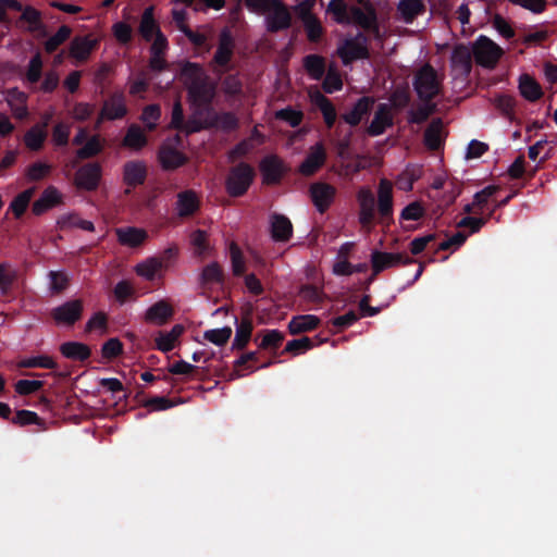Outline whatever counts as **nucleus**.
<instances>
[{
	"mask_svg": "<svg viewBox=\"0 0 557 557\" xmlns=\"http://www.w3.org/2000/svg\"><path fill=\"white\" fill-rule=\"evenodd\" d=\"M71 34L72 29L70 26H60L57 33L45 42V50L48 53L54 52L63 42L70 38Z\"/></svg>",
	"mask_w": 557,
	"mask_h": 557,
	"instance_id": "603ef678",
	"label": "nucleus"
},
{
	"mask_svg": "<svg viewBox=\"0 0 557 557\" xmlns=\"http://www.w3.org/2000/svg\"><path fill=\"white\" fill-rule=\"evenodd\" d=\"M326 161V150L322 141H318L313 145L305 160L299 166V172L305 176H311L315 174Z\"/></svg>",
	"mask_w": 557,
	"mask_h": 557,
	"instance_id": "dca6fc26",
	"label": "nucleus"
},
{
	"mask_svg": "<svg viewBox=\"0 0 557 557\" xmlns=\"http://www.w3.org/2000/svg\"><path fill=\"white\" fill-rule=\"evenodd\" d=\"M239 121L233 112H212L210 117L206 121L203 127H214L224 133H231L237 129Z\"/></svg>",
	"mask_w": 557,
	"mask_h": 557,
	"instance_id": "393cba45",
	"label": "nucleus"
},
{
	"mask_svg": "<svg viewBox=\"0 0 557 557\" xmlns=\"http://www.w3.org/2000/svg\"><path fill=\"white\" fill-rule=\"evenodd\" d=\"M104 141L99 135H92L88 140L76 151V157L79 160L91 159L102 152Z\"/></svg>",
	"mask_w": 557,
	"mask_h": 557,
	"instance_id": "a19ab883",
	"label": "nucleus"
},
{
	"mask_svg": "<svg viewBox=\"0 0 557 557\" xmlns=\"http://www.w3.org/2000/svg\"><path fill=\"white\" fill-rule=\"evenodd\" d=\"M173 313L174 310L172 306L165 300H160L148 308L145 319L147 322L162 325L173 315Z\"/></svg>",
	"mask_w": 557,
	"mask_h": 557,
	"instance_id": "c85d7f7f",
	"label": "nucleus"
},
{
	"mask_svg": "<svg viewBox=\"0 0 557 557\" xmlns=\"http://www.w3.org/2000/svg\"><path fill=\"white\" fill-rule=\"evenodd\" d=\"M71 127L69 124L59 122L52 129V141L58 147H65L69 144Z\"/></svg>",
	"mask_w": 557,
	"mask_h": 557,
	"instance_id": "69168bd1",
	"label": "nucleus"
},
{
	"mask_svg": "<svg viewBox=\"0 0 557 557\" xmlns=\"http://www.w3.org/2000/svg\"><path fill=\"white\" fill-rule=\"evenodd\" d=\"M148 175V169L141 160H131L123 165V183L128 187L126 194L131 193V188L143 185Z\"/></svg>",
	"mask_w": 557,
	"mask_h": 557,
	"instance_id": "ddd939ff",
	"label": "nucleus"
},
{
	"mask_svg": "<svg viewBox=\"0 0 557 557\" xmlns=\"http://www.w3.org/2000/svg\"><path fill=\"white\" fill-rule=\"evenodd\" d=\"M235 41L231 30L225 27L220 32L218 49L211 61L213 72L223 74L233 58Z\"/></svg>",
	"mask_w": 557,
	"mask_h": 557,
	"instance_id": "423d86ee",
	"label": "nucleus"
},
{
	"mask_svg": "<svg viewBox=\"0 0 557 557\" xmlns=\"http://www.w3.org/2000/svg\"><path fill=\"white\" fill-rule=\"evenodd\" d=\"M182 75L187 81L188 96L193 102L198 107L209 108L215 96V87L205 75L201 65L186 62L182 67Z\"/></svg>",
	"mask_w": 557,
	"mask_h": 557,
	"instance_id": "f257e3e1",
	"label": "nucleus"
},
{
	"mask_svg": "<svg viewBox=\"0 0 557 557\" xmlns=\"http://www.w3.org/2000/svg\"><path fill=\"white\" fill-rule=\"evenodd\" d=\"M255 177L256 171L247 162H239L232 166L225 178L227 195L233 198L243 197L252 185Z\"/></svg>",
	"mask_w": 557,
	"mask_h": 557,
	"instance_id": "f03ea898",
	"label": "nucleus"
},
{
	"mask_svg": "<svg viewBox=\"0 0 557 557\" xmlns=\"http://www.w3.org/2000/svg\"><path fill=\"white\" fill-rule=\"evenodd\" d=\"M20 368H44L55 369L57 362L49 356H34L20 361Z\"/></svg>",
	"mask_w": 557,
	"mask_h": 557,
	"instance_id": "6e6d98bb",
	"label": "nucleus"
},
{
	"mask_svg": "<svg viewBox=\"0 0 557 557\" xmlns=\"http://www.w3.org/2000/svg\"><path fill=\"white\" fill-rule=\"evenodd\" d=\"M84 304L81 299H73L53 308L50 312L57 325L73 326L83 317Z\"/></svg>",
	"mask_w": 557,
	"mask_h": 557,
	"instance_id": "0eeeda50",
	"label": "nucleus"
},
{
	"mask_svg": "<svg viewBox=\"0 0 557 557\" xmlns=\"http://www.w3.org/2000/svg\"><path fill=\"white\" fill-rule=\"evenodd\" d=\"M98 45L99 40L91 35L75 36L70 45V55L79 62H84Z\"/></svg>",
	"mask_w": 557,
	"mask_h": 557,
	"instance_id": "6ab92c4d",
	"label": "nucleus"
},
{
	"mask_svg": "<svg viewBox=\"0 0 557 557\" xmlns=\"http://www.w3.org/2000/svg\"><path fill=\"white\" fill-rule=\"evenodd\" d=\"M350 14L352 20L350 23H354L363 29L376 28V14L372 8L363 11L361 8L352 7L350 9Z\"/></svg>",
	"mask_w": 557,
	"mask_h": 557,
	"instance_id": "58836bf2",
	"label": "nucleus"
},
{
	"mask_svg": "<svg viewBox=\"0 0 557 557\" xmlns=\"http://www.w3.org/2000/svg\"><path fill=\"white\" fill-rule=\"evenodd\" d=\"M35 189L28 188L22 193H20L11 202L10 209L12 210L14 216L20 219L26 211L29 201L34 195Z\"/></svg>",
	"mask_w": 557,
	"mask_h": 557,
	"instance_id": "3c124183",
	"label": "nucleus"
},
{
	"mask_svg": "<svg viewBox=\"0 0 557 557\" xmlns=\"http://www.w3.org/2000/svg\"><path fill=\"white\" fill-rule=\"evenodd\" d=\"M163 269V261L158 257H151L136 265L137 275L147 281H153L157 273Z\"/></svg>",
	"mask_w": 557,
	"mask_h": 557,
	"instance_id": "79ce46f5",
	"label": "nucleus"
},
{
	"mask_svg": "<svg viewBox=\"0 0 557 557\" xmlns=\"http://www.w3.org/2000/svg\"><path fill=\"white\" fill-rule=\"evenodd\" d=\"M123 352V344L117 337L108 339L101 347L102 357L109 360L115 359Z\"/></svg>",
	"mask_w": 557,
	"mask_h": 557,
	"instance_id": "774afa93",
	"label": "nucleus"
},
{
	"mask_svg": "<svg viewBox=\"0 0 557 557\" xmlns=\"http://www.w3.org/2000/svg\"><path fill=\"white\" fill-rule=\"evenodd\" d=\"M414 262L416 260L410 258L406 253L384 252L379 250H373L371 253V265L373 275H377L389 268L407 265Z\"/></svg>",
	"mask_w": 557,
	"mask_h": 557,
	"instance_id": "6e6552de",
	"label": "nucleus"
},
{
	"mask_svg": "<svg viewBox=\"0 0 557 557\" xmlns=\"http://www.w3.org/2000/svg\"><path fill=\"white\" fill-rule=\"evenodd\" d=\"M521 95L529 101H536L543 96L541 86L528 74H523L519 81Z\"/></svg>",
	"mask_w": 557,
	"mask_h": 557,
	"instance_id": "c03bdc74",
	"label": "nucleus"
},
{
	"mask_svg": "<svg viewBox=\"0 0 557 557\" xmlns=\"http://www.w3.org/2000/svg\"><path fill=\"white\" fill-rule=\"evenodd\" d=\"M57 224L60 230H67L74 227L88 232H92L95 230V225L91 221L84 220L76 213H67L61 215L58 219Z\"/></svg>",
	"mask_w": 557,
	"mask_h": 557,
	"instance_id": "ea45409f",
	"label": "nucleus"
},
{
	"mask_svg": "<svg viewBox=\"0 0 557 557\" xmlns=\"http://www.w3.org/2000/svg\"><path fill=\"white\" fill-rule=\"evenodd\" d=\"M412 85L421 101H433L442 90L437 72L430 63L423 64L417 71Z\"/></svg>",
	"mask_w": 557,
	"mask_h": 557,
	"instance_id": "7ed1b4c3",
	"label": "nucleus"
},
{
	"mask_svg": "<svg viewBox=\"0 0 557 557\" xmlns=\"http://www.w3.org/2000/svg\"><path fill=\"white\" fill-rule=\"evenodd\" d=\"M327 11L334 15L335 22L338 24H349L348 7L345 0H331Z\"/></svg>",
	"mask_w": 557,
	"mask_h": 557,
	"instance_id": "5fc2aeb1",
	"label": "nucleus"
},
{
	"mask_svg": "<svg viewBox=\"0 0 557 557\" xmlns=\"http://www.w3.org/2000/svg\"><path fill=\"white\" fill-rule=\"evenodd\" d=\"M259 170L264 185H276L286 173L285 165L276 154H269L262 158Z\"/></svg>",
	"mask_w": 557,
	"mask_h": 557,
	"instance_id": "9d476101",
	"label": "nucleus"
},
{
	"mask_svg": "<svg viewBox=\"0 0 557 557\" xmlns=\"http://www.w3.org/2000/svg\"><path fill=\"white\" fill-rule=\"evenodd\" d=\"M309 191L311 200L320 213L329 210L336 196V188L323 182L311 184Z\"/></svg>",
	"mask_w": 557,
	"mask_h": 557,
	"instance_id": "f8f14e48",
	"label": "nucleus"
},
{
	"mask_svg": "<svg viewBox=\"0 0 557 557\" xmlns=\"http://www.w3.org/2000/svg\"><path fill=\"white\" fill-rule=\"evenodd\" d=\"M313 346H314V344H313L312 339L305 336V337H301L298 339H293V341L287 342L282 354L290 352L294 355H299V354L310 350L311 348H313Z\"/></svg>",
	"mask_w": 557,
	"mask_h": 557,
	"instance_id": "0e129e2a",
	"label": "nucleus"
},
{
	"mask_svg": "<svg viewBox=\"0 0 557 557\" xmlns=\"http://www.w3.org/2000/svg\"><path fill=\"white\" fill-rule=\"evenodd\" d=\"M161 117V108L157 103L148 104L144 108L140 121L145 124L148 132H153L157 128L158 121Z\"/></svg>",
	"mask_w": 557,
	"mask_h": 557,
	"instance_id": "8fccbe9b",
	"label": "nucleus"
},
{
	"mask_svg": "<svg viewBox=\"0 0 557 557\" xmlns=\"http://www.w3.org/2000/svg\"><path fill=\"white\" fill-rule=\"evenodd\" d=\"M122 145L134 151H140L148 145V137L137 124H131L122 140Z\"/></svg>",
	"mask_w": 557,
	"mask_h": 557,
	"instance_id": "7c9ffc66",
	"label": "nucleus"
},
{
	"mask_svg": "<svg viewBox=\"0 0 557 557\" xmlns=\"http://www.w3.org/2000/svg\"><path fill=\"white\" fill-rule=\"evenodd\" d=\"M101 174L102 168L98 162L86 163L76 172V185L85 190H95L98 188Z\"/></svg>",
	"mask_w": 557,
	"mask_h": 557,
	"instance_id": "2eb2a0df",
	"label": "nucleus"
},
{
	"mask_svg": "<svg viewBox=\"0 0 557 557\" xmlns=\"http://www.w3.org/2000/svg\"><path fill=\"white\" fill-rule=\"evenodd\" d=\"M168 371L173 375H185L187 377H198L199 367L180 360L171 364Z\"/></svg>",
	"mask_w": 557,
	"mask_h": 557,
	"instance_id": "bf43d9fd",
	"label": "nucleus"
},
{
	"mask_svg": "<svg viewBox=\"0 0 557 557\" xmlns=\"http://www.w3.org/2000/svg\"><path fill=\"white\" fill-rule=\"evenodd\" d=\"M377 212L383 221L393 216V186L386 178L379 183Z\"/></svg>",
	"mask_w": 557,
	"mask_h": 557,
	"instance_id": "4be33fe9",
	"label": "nucleus"
},
{
	"mask_svg": "<svg viewBox=\"0 0 557 557\" xmlns=\"http://www.w3.org/2000/svg\"><path fill=\"white\" fill-rule=\"evenodd\" d=\"M284 341V334L278 330H268L259 344L261 349L276 350Z\"/></svg>",
	"mask_w": 557,
	"mask_h": 557,
	"instance_id": "680f3d73",
	"label": "nucleus"
},
{
	"mask_svg": "<svg viewBox=\"0 0 557 557\" xmlns=\"http://www.w3.org/2000/svg\"><path fill=\"white\" fill-rule=\"evenodd\" d=\"M435 110L436 103L433 101H422L421 106L409 112L408 122L411 124H422L435 112Z\"/></svg>",
	"mask_w": 557,
	"mask_h": 557,
	"instance_id": "09e8293b",
	"label": "nucleus"
},
{
	"mask_svg": "<svg viewBox=\"0 0 557 557\" xmlns=\"http://www.w3.org/2000/svg\"><path fill=\"white\" fill-rule=\"evenodd\" d=\"M48 276L50 278V289L53 294H60L67 288L70 278L66 273L62 271H50Z\"/></svg>",
	"mask_w": 557,
	"mask_h": 557,
	"instance_id": "e2e57ef3",
	"label": "nucleus"
},
{
	"mask_svg": "<svg viewBox=\"0 0 557 557\" xmlns=\"http://www.w3.org/2000/svg\"><path fill=\"white\" fill-rule=\"evenodd\" d=\"M42 73V59L39 52L35 53L27 66L26 78L29 83L36 84L40 81Z\"/></svg>",
	"mask_w": 557,
	"mask_h": 557,
	"instance_id": "052dcab7",
	"label": "nucleus"
},
{
	"mask_svg": "<svg viewBox=\"0 0 557 557\" xmlns=\"http://www.w3.org/2000/svg\"><path fill=\"white\" fill-rule=\"evenodd\" d=\"M176 210L180 218L194 215L200 208V200L193 189L181 191L176 196Z\"/></svg>",
	"mask_w": 557,
	"mask_h": 557,
	"instance_id": "b1692460",
	"label": "nucleus"
},
{
	"mask_svg": "<svg viewBox=\"0 0 557 557\" xmlns=\"http://www.w3.org/2000/svg\"><path fill=\"white\" fill-rule=\"evenodd\" d=\"M320 324V319L317 315L305 314L293 317L288 323V332L292 335L309 332L317 329Z\"/></svg>",
	"mask_w": 557,
	"mask_h": 557,
	"instance_id": "2f4dec72",
	"label": "nucleus"
},
{
	"mask_svg": "<svg viewBox=\"0 0 557 557\" xmlns=\"http://www.w3.org/2000/svg\"><path fill=\"white\" fill-rule=\"evenodd\" d=\"M389 102L396 110H403L406 108L410 102L408 89L406 87L395 88L389 96Z\"/></svg>",
	"mask_w": 557,
	"mask_h": 557,
	"instance_id": "338daca9",
	"label": "nucleus"
},
{
	"mask_svg": "<svg viewBox=\"0 0 557 557\" xmlns=\"http://www.w3.org/2000/svg\"><path fill=\"white\" fill-rule=\"evenodd\" d=\"M374 102V98L369 96L359 98L352 109L343 114V120L350 126H357L361 122L362 117L371 112Z\"/></svg>",
	"mask_w": 557,
	"mask_h": 557,
	"instance_id": "a878e982",
	"label": "nucleus"
},
{
	"mask_svg": "<svg viewBox=\"0 0 557 557\" xmlns=\"http://www.w3.org/2000/svg\"><path fill=\"white\" fill-rule=\"evenodd\" d=\"M158 161L164 171H174L185 165L188 158L173 146L162 144L158 150Z\"/></svg>",
	"mask_w": 557,
	"mask_h": 557,
	"instance_id": "f3484780",
	"label": "nucleus"
},
{
	"mask_svg": "<svg viewBox=\"0 0 557 557\" xmlns=\"http://www.w3.org/2000/svg\"><path fill=\"white\" fill-rule=\"evenodd\" d=\"M270 232L274 242L286 243L293 236V224L286 215L273 213L270 216Z\"/></svg>",
	"mask_w": 557,
	"mask_h": 557,
	"instance_id": "412c9836",
	"label": "nucleus"
},
{
	"mask_svg": "<svg viewBox=\"0 0 557 557\" xmlns=\"http://www.w3.org/2000/svg\"><path fill=\"white\" fill-rule=\"evenodd\" d=\"M393 115L391 114L388 104L380 103L367 132L370 136H380L386 128L393 126Z\"/></svg>",
	"mask_w": 557,
	"mask_h": 557,
	"instance_id": "5701e85b",
	"label": "nucleus"
},
{
	"mask_svg": "<svg viewBox=\"0 0 557 557\" xmlns=\"http://www.w3.org/2000/svg\"><path fill=\"white\" fill-rule=\"evenodd\" d=\"M117 240L123 246L136 248L147 238V232L137 227H121L115 231Z\"/></svg>",
	"mask_w": 557,
	"mask_h": 557,
	"instance_id": "c756f323",
	"label": "nucleus"
},
{
	"mask_svg": "<svg viewBox=\"0 0 557 557\" xmlns=\"http://www.w3.org/2000/svg\"><path fill=\"white\" fill-rule=\"evenodd\" d=\"M472 52L475 62L486 69H493L503 54L502 48L484 35L474 41Z\"/></svg>",
	"mask_w": 557,
	"mask_h": 557,
	"instance_id": "20e7f679",
	"label": "nucleus"
},
{
	"mask_svg": "<svg viewBox=\"0 0 557 557\" xmlns=\"http://www.w3.org/2000/svg\"><path fill=\"white\" fill-rule=\"evenodd\" d=\"M275 117L280 121L286 122L292 127H297L304 120V113L300 110H295L292 107H286L275 112Z\"/></svg>",
	"mask_w": 557,
	"mask_h": 557,
	"instance_id": "864d4df0",
	"label": "nucleus"
},
{
	"mask_svg": "<svg viewBox=\"0 0 557 557\" xmlns=\"http://www.w3.org/2000/svg\"><path fill=\"white\" fill-rule=\"evenodd\" d=\"M472 57L473 52L470 48L465 45H458L453 50L451 62L463 74H469L472 70Z\"/></svg>",
	"mask_w": 557,
	"mask_h": 557,
	"instance_id": "72a5a7b5",
	"label": "nucleus"
},
{
	"mask_svg": "<svg viewBox=\"0 0 557 557\" xmlns=\"http://www.w3.org/2000/svg\"><path fill=\"white\" fill-rule=\"evenodd\" d=\"M127 114V107L125 96L121 91H116L110 96L108 100L103 102L102 109L99 114V123L102 120H120Z\"/></svg>",
	"mask_w": 557,
	"mask_h": 557,
	"instance_id": "4468645a",
	"label": "nucleus"
},
{
	"mask_svg": "<svg viewBox=\"0 0 557 557\" xmlns=\"http://www.w3.org/2000/svg\"><path fill=\"white\" fill-rule=\"evenodd\" d=\"M269 14L265 16V26L269 33L286 30L292 25V14L280 0H273Z\"/></svg>",
	"mask_w": 557,
	"mask_h": 557,
	"instance_id": "1a4fd4ad",
	"label": "nucleus"
},
{
	"mask_svg": "<svg viewBox=\"0 0 557 557\" xmlns=\"http://www.w3.org/2000/svg\"><path fill=\"white\" fill-rule=\"evenodd\" d=\"M112 34L121 45H128L133 40V28L126 22H116L112 26Z\"/></svg>",
	"mask_w": 557,
	"mask_h": 557,
	"instance_id": "13d9d810",
	"label": "nucleus"
},
{
	"mask_svg": "<svg viewBox=\"0 0 557 557\" xmlns=\"http://www.w3.org/2000/svg\"><path fill=\"white\" fill-rule=\"evenodd\" d=\"M442 120L435 119L424 132V144L430 150H438L442 146L441 129Z\"/></svg>",
	"mask_w": 557,
	"mask_h": 557,
	"instance_id": "a18cd8bd",
	"label": "nucleus"
},
{
	"mask_svg": "<svg viewBox=\"0 0 557 557\" xmlns=\"http://www.w3.org/2000/svg\"><path fill=\"white\" fill-rule=\"evenodd\" d=\"M397 9L406 23H412L417 16L424 13L425 4L423 0H400Z\"/></svg>",
	"mask_w": 557,
	"mask_h": 557,
	"instance_id": "e433bc0d",
	"label": "nucleus"
},
{
	"mask_svg": "<svg viewBox=\"0 0 557 557\" xmlns=\"http://www.w3.org/2000/svg\"><path fill=\"white\" fill-rule=\"evenodd\" d=\"M224 282V272L218 262H212L202 269L200 274L201 285L222 284Z\"/></svg>",
	"mask_w": 557,
	"mask_h": 557,
	"instance_id": "49530a36",
	"label": "nucleus"
},
{
	"mask_svg": "<svg viewBox=\"0 0 557 557\" xmlns=\"http://www.w3.org/2000/svg\"><path fill=\"white\" fill-rule=\"evenodd\" d=\"M310 97L312 103L321 111L326 127L331 129L334 126L337 116L334 104L320 91H315Z\"/></svg>",
	"mask_w": 557,
	"mask_h": 557,
	"instance_id": "cd10ccee",
	"label": "nucleus"
},
{
	"mask_svg": "<svg viewBox=\"0 0 557 557\" xmlns=\"http://www.w3.org/2000/svg\"><path fill=\"white\" fill-rule=\"evenodd\" d=\"M17 270L8 262L0 263V293L8 296L11 293L13 284L17 280Z\"/></svg>",
	"mask_w": 557,
	"mask_h": 557,
	"instance_id": "37998d69",
	"label": "nucleus"
},
{
	"mask_svg": "<svg viewBox=\"0 0 557 557\" xmlns=\"http://www.w3.org/2000/svg\"><path fill=\"white\" fill-rule=\"evenodd\" d=\"M302 65L310 78L320 81L325 75V59L319 54H308L302 59Z\"/></svg>",
	"mask_w": 557,
	"mask_h": 557,
	"instance_id": "c9c22d12",
	"label": "nucleus"
},
{
	"mask_svg": "<svg viewBox=\"0 0 557 557\" xmlns=\"http://www.w3.org/2000/svg\"><path fill=\"white\" fill-rule=\"evenodd\" d=\"M62 202V196L59 190L53 187H47L40 197L33 203L32 211L35 215H41L49 209Z\"/></svg>",
	"mask_w": 557,
	"mask_h": 557,
	"instance_id": "bb28decb",
	"label": "nucleus"
},
{
	"mask_svg": "<svg viewBox=\"0 0 557 557\" xmlns=\"http://www.w3.org/2000/svg\"><path fill=\"white\" fill-rule=\"evenodd\" d=\"M47 138V131L40 127L32 126L24 135V144L32 151H38L42 148Z\"/></svg>",
	"mask_w": 557,
	"mask_h": 557,
	"instance_id": "de8ad7c7",
	"label": "nucleus"
},
{
	"mask_svg": "<svg viewBox=\"0 0 557 557\" xmlns=\"http://www.w3.org/2000/svg\"><path fill=\"white\" fill-rule=\"evenodd\" d=\"M337 54L345 65L356 60L368 59L370 57L368 37L363 33H358L355 37L346 39L337 48Z\"/></svg>",
	"mask_w": 557,
	"mask_h": 557,
	"instance_id": "39448f33",
	"label": "nucleus"
},
{
	"mask_svg": "<svg viewBox=\"0 0 557 557\" xmlns=\"http://www.w3.org/2000/svg\"><path fill=\"white\" fill-rule=\"evenodd\" d=\"M60 351L65 358L76 361H85L91 355L90 348L79 342H65L60 346Z\"/></svg>",
	"mask_w": 557,
	"mask_h": 557,
	"instance_id": "473e14b6",
	"label": "nucleus"
},
{
	"mask_svg": "<svg viewBox=\"0 0 557 557\" xmlns=\"http://www.w3.org/2000/svg\"><path fill=\"white\" fill-rule=\"evenodd\" d=\"M252 330L253 325L251 320L249 318H243L236 326L232 349H244L250 341Z\"/></svg>",
	"mask_w": 557,
	"mask_h": 557,
	"instance_id": "4c0bfd02",
	"label": "nucleus"
},
{
	"mask_svg": "<svg viewBox=\"0 0 557 557\" xmlns=\"http://www.w3.org/2000/svg\"><path fill=\"white\" fill-rule=\"evenodd\" d=\"M359 205L358 220L362 227L371 228L375 219V198L369 187H361L357 193Z\"/></svg>",
	"mask_w": 557,
	"mask_h": 557,
	"instance_id": "9b49d317",
	"label": "nucleus"
},
{
	"mask_svg": "<svg viewBox=\"0 0 557 557\" xmlns=\"http://www.w3.org/2000/svg\"><path fill=\"white\" fill-rule=\"evenodd\" d=\"M299 16L304 24L308 40L313 44L319 42L324 33L319 18L311 12L310 8L305 4L300 5Z\"/></svg>",
	"mask_w": 557,
	"mask_h": 557,
	"instance_id": "aec40b11",
	"label": "nucleus"
},
{
	"mask_svg": "<svg viewBox=\"0 0 557 557\" xmlns=\"http://www.w3.org/2000/svg\"><path fill=\"white\" fill-rule=\"evenodd\" d=\"M232 336V329L224 326L221 329L208 330L205 332L203 337L216 346L225 345Z\"/></svg>",
	"mask_w": 557,
	"mask_h": 557,
	"instance_id": "4d7b16f0",
	"label": "nucleus"
},
{
	"mask_svg": "<svg viewBox=\"0 0 557 557\" xmlns=\"http://www.w3.org/2000/svg\"><path fill=\"white\" fill-rule=\"evenodd\" d=\"M137 32L146 42L152 41L153 37L162 33L158 20L154 16V7L145 8L139 18Z\"/></svg>",
	"mask_w": 557,
	"mask_h": 557,
	"instance_id": "a211bd4d",
	"label": "nucleus"
},
{
	"mask_svg": "<svg viewBox=\"0 0 557 557\" xmlns=\"http://www.w3.org/2000/svg\"><path fill=\"white\" fill-rule=\"evenodd\" d=\"M184 326L175 324L170 332H160L156 337V346L162 352H169L174 349L175 342L183 334Z\"/></svg>",
	"mask_w": 557,
	"mask_h": 557,
	"instance_id": "f704fd0d",
	"label": "nucleus"
}]
</instances>
